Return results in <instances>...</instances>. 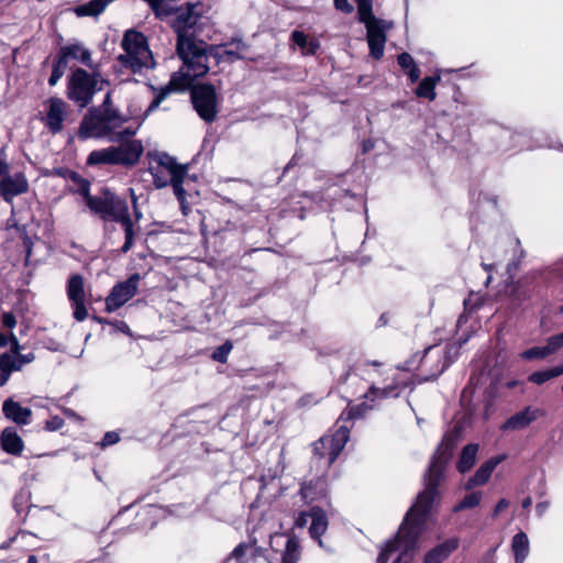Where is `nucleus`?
<instances>
[{"label": "nucleus", "instance_id": "1", "mask_svg": "<svg viewBox=\"0 0 563 563\" xmlns=\"http://www.w3.org/2000/svg\"><path fill=\"white\" fill-rule=\"evenodd\" d=\"M177 53L183 60V67L172 76L167 86L159 89L146 112L157 109L172 91L184 90L190 87L196 78L205 76L208 73L209 57L207 54V45L203 42L183 41L181 43H177Z\"/></svg>", "mask_w": 563, "mask_h": 563}, {"label": "nucleus", "instance_id": "2", "mask_svg": "<svg viewBox=\"0 0 563 563\" xmlns=\"http://www.w3.org/2000/svg\"><path fill=\"white\" fill-rule=\"evenodd\" d=\"M421 494L417 496V503L408 511L400 526L397 538L387 543L380 552L377 563H408L411 559L410 550L413 549L422 532Z\"/></svg>", "mask_w": 563, "mask_h": 563}, {"label": "nucleus", "instance_id": "3", "mask_svg": "<svg viewBox=\"0 0 563 563\" xmlns=\"http://www.w3.org/2000/svg\"><path fill=\"white\" fill-rule=\"evenodd\" d=\"M128 118L119 112L115 108H108L106 111L100 109H90L89 113L84 118L80 129L79 137H109L111 142L122 141L125 136H132L135 131L126 128L122 131H117Z\"/></svg>", "mask_w": 563, "mask_h": 563}, {"label": "nucleus", "instance_id": "4", "mask_svg": "<svg viewBox=\"0 0 563 563\" xmlns=\"http://www.w3.org/2000/svg\"><path fill=\"white\" fill-rule=\"evenodd\" d=\"M453 440H444L432 457L428 484L424 485V515L440 498L439 485L444 481L448 464L453 455Z\"/></svg>", "mask_w": 563, "mask_h": 563}, {"label": "nucleus", "instance_id": "5", "mask_svg": "<svg viewBox=\"0 0 563 563\" xmlns=\"http://www.w3.org/2000/svg\"><path fill=\"white\" fill-rule=\"evenodd\" d=\"M122 48L124 54L119 56L122 65L131 68L133 71H139L142 68L154 67L152 52L148 48L146 37L135 31L128 30L122 40Z\"/></svg>", "mask_w": 563, "mask_h": 563}, {"label": "nucleus", "instance_id": "6", "mask_svg": "<svg viewBox=\"0 0 563 563\" xmlns=\"http://www.w3.org/2000/svg\"><path fill=\"white\" fill-rule=\"evenodd\" d=\"M143 154L141 141L131 140L121 143L119 146L92 151L88 156V164H111V165H135Z\"/></svg>", "mask_w": 563, "mask_h": 563}, {"label": "nucleus", "instance_id": "7", "mask_svg": "<svg viewBox=\"0 0 563 563\" xmlns=\"http://www.w3.org/2000/svg\"><path fill=\"white\" fill-rule=\"evenodd\" d=\"M106 84L107 81L99 75H89L86 70L78 68L70 78L68 97L84 108L92 100L95 92L102 90Z\"/></svg>", "mask_w": 563, "mask_h": 563}, {"label": "nucleus", "instance_id": "8", "mask_svg": "<svg viewBox=\"0 0 563 563\" xmlns=\"http://www.w3.org/2000/svg\"><path fill=\"white\" fill-rule=\"evenodd\" d=\"M194 107L199 117L206 122H212L217 118V93L212 85H198L191 90Z\"/></svg>", "mask_w": 563, "mask_h": 563}, {"label": "nucleus", "instance_id": "9", "mask_svg": "<svg viewBox=\"0 0 563 563\" xmlns=\"http://www.w3.org/2000/svg\"><path fill=\"white\" fill-rule=\"evenodd\" d=\"M199 14L196 12V5H187L176 10L173 21V27L177 33V43L195 42V26L199 21Z\"/></svg>", "mask_w": 563, "mask_h": 563}, {"label": "nucleus", "instance_id": "10", "mask_svg": "<svg viewBox=\"0 0 563 563\" xmlns=\"http://www.w3.org/2000/svg\"><path fill=\"white\" fill-rule=\"evenodd\" d=\"M141 279L140 274L131 275L126 280L118 283L113 286L110 294L106 298V309L113 312L126 303L135 296Z\"/></svg>", "mask_w": 563, "mask_h": 563}, {"label": "nucleus", "instance_id": "11", "mask_svg": "<svg viewBox=\"0 0 563 563\" xmlns=\"http://www.w3.org/2000/svg\"><path fill=\"white\" fill-rule=\"evenodd\" d=\"M349 429L340 427L331 437H322L313 444V451L320 457L329 456L328 464H332L349 440Z\"/></svg>", "mask_w": 563, "mask_h": 563}, {"label": "nucleus", "instance_id": "12", "mask_svg": "<svg viewBox=\"0 0 563 563\" xmlns=\"http://www.w3.org/2000/svg\"><path fill=\"white\" fill-rule=\"evenodd\" d=\"M366 27V37L369 47V54L375 59H379L384 55L386 43V32L391 27V23L374 19L363 23Z\"/></svg>", "mask_w": 563, "mask_h": 563}, {"label": "nucleus", "instance_id": "13", "mask_svg": "<svg viewBox=\"0 0 563 563\" xmlns=\"http://www.w3.org/2000/svg\"><path fill=\"white\" fill-rule=\"evenodd\" d=\"M113 0H92L86 4L76 8L75 12L78 16L98 15L104 11L106 7ZM154 10L157 16L170 14V0H145Z\"/></svg>", "mask_w": 563, "mask_h": 563}, {"label": "nucleus", "instance_id": "14", "mask_svg": "<svg viewBox=\"0 0 563 563\" xmlns=\"http://www.w3.org/2000/svg\"><path fill=\"white\" fill-rule=\"evenodd\" d=\"M44 123L54 134L63 130V123L68 115V104L60 98H49L44 102Z\"/></svg>", "mask_w": 563, "mask_h": 563}, {"label": "nucleus", "instance_id": "15", "mask_svg": "<svg viewBox=\"0 0 563 563\" xmlns=\"http://www.w3.org/2000/svg\"><path fill=\"white\" fill-rule=\"evenodd\" d=\"M27 190L29 181L22 173L5 175L0 180V196L8 202Z\"/></svg>", "mask_w": 563, "mask_h": 563}, {"label": "nucleus", "instance_id": "16", "mask_svg": "<svg viewBox=\"0 0 563 563\" xmlns=\"http://www.w3.org/2000/svg\"><path fill=\"white\" fill-rule=\"evenodd\" d=\"M542 415V411L539 408H534L531 406L526 407L521 411L515 413L510 418L506 420V422L501 426V430L504 431H515L521 430L528 427L530 423L537 420L539 416Z\"/></svg>", "mask_w": 563, "mask_h": 563}, {"label": "nucleus", "instance_id": "17", "mask_svg": "<svg viewBox=\"0 0 563 563\" xmlns=\"http://www.w3.org/2000/svg\"><path fill=\"white\" fill-rule=\"evenodd\" d=\"M106 210L107 211H104L102 217L103 220L120 222L122 225H126L128 223L132 222L126 202L115 197L114 195L109 196Z\"/></svg>", "mask_w": 563, "mask_h": 563}, {"label": "nucleus", "instance_id": "18", "mask_svg": "<svg viewBox=\"0 0 563 563\" xmlns=\"http://www.w3.org/2000/svg\"><path fill=\"white\" fill-rule=\"evenodd\" d=\"M504 460L505 455H497L483 463L479 466V468L475 472V474L466 482L465 489L471 490L475 486H482L486 484L490 478L494 470Z\"/></svg>", "mask_w": 563, "mask_h": 563}, {"label": "nucleus", "instance_id": "19", "mask_svg": "<svg viewBox=\"0 0 563 563\" xmlns=\"http://www.w3.org/2000/svg\"><path fill=\"white\" fill-rule=\"evenodd\" d=\"M460 540L449 538L424 553V563H443L457 548Z\"/></svg>", "mask_w": 563, "mask_h": 563}, {"label": "nucleus", "instance_id": "20", "mask_svg": "<svg viewBox=\"0 0 563 563\" xmlns=\"http://www.w3.org/2000/svg\"><path fill=\"white\" fill-rule=\"evenodd\" d=\"M2 411L7 419L21 426L27 424L32 416V410L30 408L22 407L13 399L4 400L2 405Z\"/></svg>", "mask_w": 563, "mask_h": 563}, {"label": "nucleus", "instance_id": "21", "mask_svg": "<svg viewBox=\"0 0 563 563\" xmlns=\"http://www.w3.org/2000/svg\"><path fill=\"white\" fill-rule=\"evenodd\" d=\"M1 449L11 455H21L24 442L14 428H5L0 437Z\"/></svg>", "mask_w": 563, "mask_h": 563}, {"label": "nucleus", "instance_id": "22", "mask_svg": "<svg viewBox=\"0 0 563 563\" xmlns=\"http://www.w3.org/2000/svg\"><path fill=\"white\" fill-rule=\"evenodd\" d=\"M511 550L515 556V563H525L530 552V542L528 536L520 531L512 537Z\"/></svg>", "mask_w": 563, "mask_h": 563}, {"label": "nucleus", "instance_id": "23", "mask_svg": "<svg viewBox=\"0 0 563 563\" xmlns=\"http://www.w3.org/2000/svg\"><path fill=\"white\" fill-rule=\"evenodd\" d=\"M310 518L312 519L310 526V534L313 539H318L319 544L322 545L320 537L325 532L328 528L327 516L320 508H312L310 511Z\"/></svg>", "mask_w": 563, "mask_h": 563}, {"label": "nucleus", "instance_id": "24", "mask_svg": "<svg viewBox=\"0 0 563 563\" xmlns=\"http://www.w3.org/2000/svg\"><path fill=\"white\" fill-rule=\"evenodd\" d=\"M59 58H65L66 63L68 58L79 59L87 66H91V54L80 44H73L69 46H65L60 49Z\"/></svg>", "mask_w": 563, "mask_h": 563}, {"label": "nucleus", "instance_id": "25", "mask_svg": "<svg viewBox=\"0 0 563 563\" xmlns=\"http://www.w3.org/2000/svg\"><path fill=\"white\" fill-rule=\"evenodd\" d=\"M80 191H81V194L85 197V200H86V203H87L88 208L93 213H97V214H99L102 218L103 214H104V211H107L106 209H107V206H108V201H109V196L110 195H106L104 197H93V196H90L87 183H85L82 185Z\"/></svg>", "mask_w": 563, "mask_h": 563}, {"label": "nucleus", "instance_id": "26", "mask_svg": "<svg viewBox=\"0 0 563 563\" xmlns=\"http://www.w3.org/2000/svg\"><path fill=\"white\" fill-rule=\"evenodd\" d=\"M477 452V444H467L466 446L463 448L460 460L456 465L459 472L466 473L474 466L476 462Z\"/></svg>", "mask_w": 563, "mask_h": 563}, {"label": "nucleus", "instance_id": "27", "mask_svg": "<svg viewBox=\"0 0 563 563\" xmlns=\"http://www.w3.org/2000/svg\"><path fill=\"white\" fill-rule=\"evenodd\" d=\"M19 371L16 357L5 352L0 355V386H3L12 372Z\"/></svg>", "mask_w": 563, "mask_h": 563}, {"label": "nucleus", "instance_id": "28", "mask_svg": "<svg viewBox=\"0 0 563 563\" xmlns=\"http://www.w3.org/2000/svg\"><path fill=\"white\" fill-rule=\"evenodd\" d=\"M561 375H563V363L550 368L534 372L529 375L528 380L537 385H542Z\"/></svg>", "mask_w": 563, "mask_h": 563}, {"label": "nucleus", "instance_id": "29", "mask_svg": "<svg viewBox=\"0 0 563 563\" xmlns=\"http://www.w3.org/2000/svg\"><path fill=\"white\" fill-rule=\"evenodd\" d=\"M155 161L159 166L168 170V173L170 174V178L178 174H187L186 166L177 164L174 157L169 156L166 153L156 154Z\"/></svg>", "mask_w": 563, "mask_h": 563}, {"label": "nucleus", "instance_id": "30", "mask_svg": "<svg viewBox=\"0 0 563 563\" xmlns=\"http://www.w3.org/2000/svg\"><path fill=\"white\" fill-rule=\"evenodd\" d=\"M67 294L71 301L85 300L84 280L80 275H74L69 278Z\"/></svg>", "mask_w": 563, "mask_h": 563}, {"label": "nucleus", "instance_id": "31", "mask_svg": "<svg viewBox=\"0 0 563 563\" xmlns=\"http://www.w3.org/2000/svg\"><path fill=\"white\" fill-rule=\"evenodd\" d=\"M444 73H449L445 69H437L434 75L424 77V99L433 101L437 97L434 91L435 86L441 81V77Z\"/></svg>", "mask_w": 563, "mask_h": 563}, {"label": "nucleus", "instance_id": "32", "mask_svg": "<svg viewBox=\"0 0 563 563\" xmlns=\"http://www.w3.org/2000/svg\"><path fill=\"white\" fill-rule=\"evenodd\" d=\"M300 556L299 542L295 537L287 540L285 551L283 553L282 563H297Z\"/></svg>", "mask_w": 563, "mask_h": 563}, {"label": "nucleus", "instance_id": "33", "mask_svg": "<svg viewBox=\"0 0 563 563\" xmlns=\"http://www.w3.org/2000/svg\"><path fill=\"white\" fill-rule=\"evenodd\" d=\"M398 64L402 69L407 70V75L412 82L419 79L420 70L415 65L412 57L408 53H402L398 56Z\"/></svg>", "mask_w": 563, "mask_h": 563}, {"label": "nucleus", "instance_id": "34", "mask_svg": "<svg viewBox=\"0 0 563 563\" xmlns=\"http://www.w3.org/2000/svg\"><path fill=\"white\" fill-rule=\"evenodd\" d=\"M357 7L358 20L361 23L368 22L371 20L377 19L373 14V3L372 0H354Z\"/></svg>", "mask_w": 563, "mask_h": 563}, {"label": "nucleus", "instance_id": "35", "mask_svg": "<svg viewBox=\"0 0 563 563\" xmlns=\"http://www.w3.org/2000/svg\"><path fill=\"white\" fill-rule=\"evenodd\" d=\"M482 500V493L474 492L466 495L455 507L454 511H461L463 509L474 508L479 505Z\"/></svg>", "mask_w": 563, "mask_h": 563}, {"label": "nucleus", "instance_id": "36", "mask_svg": "<svg viewBox=\"0 0 563 563\" xmlns=\"http://www.w3.org/2000/svg\"><path fill=\"white\" fill-rule=\"evenodd\" d=\"M548 356H550V352H549L547 345H544V346H533L531 349H528V350L523 351L520 354V357L523 358V360H527V361L544 360Z\"/></svg>", "mask_w": 563, "mask_h": 563}, {"label": "nucleus", "instance_id": "37", "mask_svg": "<svg viewBox=\"0 0 563 563\" xmlns=\"http://www.w3.org/2000/svg\"><path fill=\"white\" fill-rule=\"evenodd\" d=\"M66 67L67 65L65 58H58L57 62L54 64L52 75L48 79L51 86H55L57 84V81L64 75Z\"/></svg>", "mask_w": 563, "mask_h": 563}, {"label": "nucleus", "instance_id": "38", "mask_svg": "<svg viewBox=\"0 0 563 563\" xmlns=\"http://www.w3.org/2000/svg\"><path fill=\"white\" fill-rule=\"evenodd\" d=\"M233 345L230 341H227L221 346L217 347L212 353V358L220 363H225L228 355L231 352Z\"/></svg>", "mask_w": 563, "mask_h": 563}, {"label": "nucleus", "instance_id": "39", "mask_svg": "<svg viewBox=\"0 0 563 563\" xmlns=\"http://www.w3.org/2000/svg\"><path fill=\"white\" fill-rule=\"evenodd\" d=\"M185 176H186V174H178L170 178V183L173 185L174 192L180 202H183L185 199V189L183 187Z\"/></svg>", "mask_w": 563, "mask_h": 563}, {"label": "nucleus", "instance_id": "40", "mask_svg": "<svg viewBox=\"0 0 563 563\" xmlns=\"http://www.w3.org/2000/svg\"><path fill=\"white\" fill-rule=\"evenodd\" d=\"M547 347L550 352V355L554 354L559 350L563 349V332L552 335L547 340Z\"/></svg>", "mask_w": 563, "mask_h": 563}, {"label": "nucleus", "instance_id": "41", "mask_svg": "<svg viewBox=\"0 0 563 563\" xmlns=\"http://www.w3.org/2000/svg\"><path fill=\"white\" fill-rule=\"evenodd\" d=\"M371 407H368L366 404H362L356 407L349 408L345 412L342 413L341 419H353L361 417L365 413L366 410H368Z\"/></svg>", "mask_w": 563, "mask_h": 563}, {"label": "nucleus", "instance_id": "42", "mask_svg": "<svg viewBox=\"0 0 563 563\" xmlns=\"http://www.w3.org/2000/svg\"><path fill=\"white\" fill-rule=\"evenodd\" d=\"M74 307V317L77 321H84L88 314L85 307V300L71 301Z\"/></svg>", "mask_w": 563, "mask_h": 563}, {"label": "nucleus", "instance_id": "43", "mask_svg": "<svg viewBox=\"0 0 563 563\" xmlns=\"http://www.w3.org/2000/svg\"><path fill=\"white\" fill-rule=\"evenodd\" d=\"M124 233H125V242L121 249L123 253H126L133 245V223H128L126 225H123Z\"/></svg>", "mask_w": 563, "mask_h": 563}, {"label": "nucleus", "instance_id": "44", "mask_svg": "<svg viewBox=\"0 0 563 563\" xmlns=\"http://www.w3.org/2000/svg\"><path fill=\"white\" fill-rule=\"evenodd\" d=\"M246 49V45L239 41L235 43V49H225L222 56L231 57V58H243V52Z\"/></svg>", "mask_w": 563, "mask_h": 563}, {"label": "nucleus", "instance_id": "45", "mask_svg": "<svg viewBox=\"0 0 563 563\" xmlns=\"http://www.w3.org/2000/svg\"><path fill=\"white\" fill-rule=\"evenodd\" d=\"M246 550H247V545H245V544H240V545H238V547L233 550V552H232V554H231V558H234V559L238 561V563H246V562L244 561V555H245Z\"/></svg>", "mask_w": 563, "mask_h": 563}, {"label": "nucleus", "instance_id": "46", "mask_svg": "<svg viewBox=\"0 0 563 563\" xmlns=\"http://www.w3.org/2000/svg\"><path fill=\"white\" fill-rule=\"evenodd\" d=\"M334 7L336 10H340L344 13L353 12V5L349 2V0H334Z\"/></svg>", "mask_w": 563, "mask_h": 563}, {"label": "nucleus", "instance_id": "47", "mask_svg": "<svg viewBox=\"0 0 563 563\" xmlns=\"http://www.w3.org/2000/svg\"><path fill=\"white\" fill-rule=\"evenodd\" d=\"M292 41L298 45L300 46L301 48H306L307 47V36L302 33V32H299V31H295L292 33Z\"/></svg>", "mask_w": 563, "mask_h": 563}, {"label": "nucleus", "instance_id": "48", "mask_svg": "<svg viewBox=\"0 0 563 563\" xmlns=\"http://www.w3.org/2000/svg\"><path fill=\"white\" fill-rule=\"evenodd\" d=\"M35 360V355L34 353H27V354H19L16 356V361H18V365H19V371L21 369V367L25 364H29L31 362H33Z\"/></svg>", "mask_w": 563, "mask_h": 563}, {"label": "nucleus", "instance_id": "49", "mask_svg": "<svg viewBox=\"0 0 563 563\" xmlns=\"http://www.w3.org/2000/svg\"><path fill=\"white\" fill-rule=\"evenodd\" d=\"M2 323H3L4 327H7L9 329L14 328L15 324H16V320H15V317L13 316V313L4 312L2 314Z\"/></svg>", "mask_w": 563, "mask_h": 563}, {"label": "nucleus", "instance_id": "50", "mask_svg": "<svg viewBox=\"0 0 563 563\" xmlns=\"http://www.w3.org/2000/svg\"><path fill=\"white\" fill-rule=\"evenodd\" d=\"M119 434L115 432H108L102 439V445H112L119 441Z\"/></svg>", "mask_w": 563, "mask_h": 563}, {"label": "nucleus", "instance_id": "51", "mask_svg": "<svg viewBox=\"0 0 563 563\" xmlns=\"http://www.w3.org/2000/svg\"><path fill=\"white\" fill-rule=\"evenodd\" d=\"M508 507H509V501L504 498L500 499L494 509L493 517L496 518L501 511H504Z\"/></svg>", "mask_w": 563, "mask_h": 563}, {"label": "nucleus", "instance_id": "52", "mask_svg": "<svg viewBox=\"0 0 563 563\" xmlns=\"http://www.w3.org/2000/svg\"><path fill=\"white\" fill-rule=\"evenodd\" d=\"M10 342H11V352H9V353L16 357L20 354V344H19L16 336L13 333L10 335Z\"/></svg>", "mask_w": 563, "mask_h": 563}, {"label": "nucleus", "instance_id": "53", "mask_svg": "<svg viewBox=\"0 0 563 563\" xmlns=\"http://www.w3.org/2000/svg\"><path fill=\"white\" fill-rule=\"evenodd\" d=\"M151 173L154 177V185L157 187V188H163L165 186H167V180L166 179H163L162 177L158 176L157 172H155L154 168H151Z\"/></svg>", "mask_w": 563, "mask_h": 563}, {"label": "nucleus", "instance_id": "54", "mask_svg": "<svg viewBox=\"0 0 563 563\" xmlns=\"http://www.w3.org/2000/svg\"><path fill=\"white\" fill-rule=\"evenodd\" d=\"M549 507H550V503L547 500L538 503L536 506L537 515L540 517L543 516L545 514V511L549 509Z\"/></svg>", "mask_w": 563, "mask_h": 563}, {"label": "nucleus", "instance_id": "55", "mask_svg": "<svg viewBox=\"0 0 563 563\" xmlns=\"http://www.w3.org/2000/svg\"><path fill=\"white\" fill-rule=\"evenodd\" d=\"M308 518H310V512L307 514V512H301L298 518L296 519V526L299 527V528H302L307 525L308 522Z\"/></svg>", "mask_w": 563, "mask_h": 563}, {"label": "nucleus", "instance_id": "56", "mask_svg": "<svg viewBox=\"0 0 563 563\" xmlns=\"http://www.w3.org/2000/svg\"><path fill=\"white\" fill-rule=\"evenodd\" d=\"M388 394H389V390H387V389H377L375 387H372L369 390V394H366L365 397L368 398L369 395L386 397Z\"/></svg>", "mask_w": 563, "mask_h": 563}, {"label": "nucleus", "instance_id": "57", "mask_svg": "<svg viewBox=\"0 0 563 563\" xmlns=\"http://www.w3.org/2000/svg\"><path fill=\"white\" fill-rule=\"evenodd\" d=\"M108 108H114L112 106L111 93L110 92L107 93L106 99H104L102 106L99 107L98 109H100L101 111H106V110H108Z\"/></svg>", "mask_w": 563, "mask_h": 563}, {"label": "nucleus", "instance_id": "58", "mask_svg": "<svg viewBox=\"0 0 563 563\" xmlns=\"http://www.w3.org/2000/svg\"><path fill=\"white\" fill-rule=\"evenodd\" d=\"M317 47H318L317 44L310 43V44H307V47L305 49H306L307 54H314Z\"/></svg>", "mask_w": 563, "mask_h": 563}, {"label": "nucleus", "instance_id": "59", "mask_svg": "<svg viewBox=\"0 0 563 563\" xmlns=\"http://www.w3.org/2000/svg\"><path fill=\"white\" fill-rule=\"evenodd\" d=\"M9 341H10V338L0 333V347L5 346L9 343Z\"/></svg>", "mask_w": 563, "mask_h": 563}, {"label": "nucleus", "instance_id": "60", "mask_svg": "<svg viewBox=\"0 0 563 563\" xmlns=\"http://www.w3.org/2000/svg\"><path fill=\"white\" fill-rule=\"evenodd\" d=\"M130 191H131V196H132V202H133V206H134L135 214H136V218H139V213H137V210H136L137 198L134 195V190L133 189H130Z\"/></svg>", "mask_w": 563, "mask_h": 563}, {"label": "nucleus", "instance_id": "61", "mask_svg": "<svg viewBox=\"0 0 563 563\" xmlns=\"http://www.w3.org/2000/svg\"><path fill=\"white\" fill-rule=\"evenodd\" d=\"M531 504H532V499H531V497H527V498H525V499L522 500V507H523V508H529V507L531 506Z\"/></svg>", "mask_w": 563, "mask_h": 563}, {"label": "nucleus", "instance_id": "62", "mask_svg": "<svg viewBox=\"0 0 563 563\" xmlns=\"http://www.w3.org/2000/svg\"><path fill=\"white\" fill-rule=\"evenodd\" d=\"M416 95L418 97H421L422 96V81L418 84L417 88H416Z\"/></svg>", "mask_w": 563, "mask_h": 563}, {"label": "nucleus", "instance_id": "63", "mask_svg": "<svg viewBox=\"0 0 563 563\" xmlns=\"http://www.w3.org/2000/svg\"><path fill=\"white\" fill-rule=\"evenodd\" d=\"M518 384H519V382H517V380H511V382H508V383L506 384V386H507L508 388H514V387H516Z\"/></svg>", "mask_w": 563, "mask_h": 563}, {"label": "nucleus", "instance_id": "64", "mask_svg": "<svg viewBox=\"0 0 563 563\" xmlns=\"http://www.w3.org/2000/svg\"><path fill=\"white\" fill-rule=\"evenodd\" d=\"M27 563H37V559L34 555L29 556Z\"/></svg>", "mask_w": 563, "mask_h": 563}]
</instances>
